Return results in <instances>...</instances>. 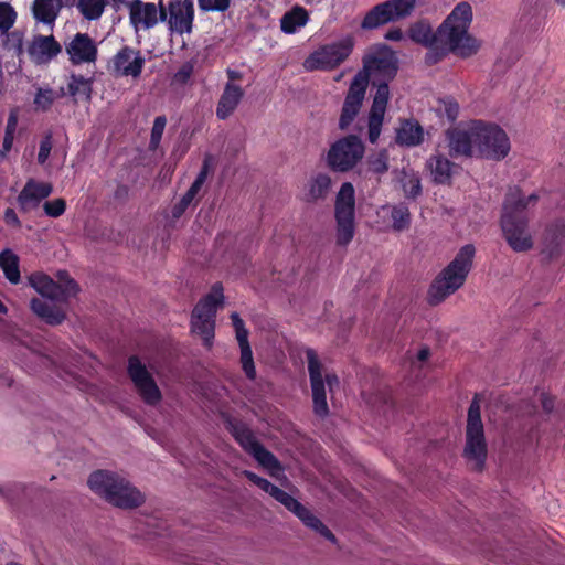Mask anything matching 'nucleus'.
<instances>
[{"label": "nucleus", "mask_w": 565, "mask_h": 565, "mask_svg": "<svg viewBox=\"0 0 565 565\" xmlns=\"http://www.w3.org/2000/svg\"><path fill=\"white\" fill-rule=\"evenodd\" d=\"M473 8L468 1L455 4L437 28L440 54L454 53L470 57L481 51L483 42L470 32L473 22Z\"/></svg>", "instance_id": "obj_2"}, {"label": "nucleus", "mask_w": 565, "mask_h": 565, "mask_svg": "<svg viewBox=\"0 0 565 565\" xmlns=\"http://www.w3.org/2000/svg\"><path fill=\"white\" fill-rule=\"evenodd\" d=\"M233 108H216V116L218 119H226L232 115Z\"/></svg>", "instance_id": "obj_62"}, {"label": "nucleus", "mask_w": 565, "mask_h": 565, "mask_svg": "<svg viewBox=\"0 0 565 565\" xmlns=\"http://www.w3.org/2000/svg\"><path fill=\"white\" fill-rule=\"evenodd\" d=\"M89 489L113 507L131 510L142 505L145 494L126 477L111 470H96L87 480Z\"/></svg>", "instance_id": "obj_4"}, {"label": "nucleus", "mask_w": 565, "mask_h": 565, "mask_svg": "<svg viewBox=\"0 0 565 565\" xmlns=\"http://www.w3.org/2000/svg\"><path fill=\"white\" fill-rule=\"evenodd\" d=\"M4 221L7 224L12 226H20V221L18 215L13 209H7L4 212Z\"/></svg>", "instance_id": "obj_57"}, {"label": "nucleus", "mask_w": 565, "mask_h": 565, "mask_svg": "<svg viewBox=\"0 0 565 565\" xmlns=\"http://www.w3.org/2000/svg\"><path fill=\"white\" fill-rule=\"evenodd\" d=\"M433 180L436 183H448L452 175L454 163L443 156H433L427 161Z\"/></svg>", "instance_id": "obj_28"}, {"label": "nucleus", "mask_w": 565, "mask_h": 565, "mask_svg": "<svg viewBox=\"0 0 565 565\" xmlns=\"http://www.w3.org/2000/svg\"><path fill=\"white\" fill-rule=\"evenodd\" d=\"M51 150H52V140H51V136L47 135L43 138V140L40 143V149H39V153H38L39 163L43 164L47 160V158L51 153Z\"/></svg>", "instance_id": "obj_51"}, {"label": "nucleus", "mask_w": 565, "mask_h": 565, "mask_svg": "<svg viewBox=\"0 0 565 565\" xmlns=\"http://www.w3.org/2000/svg\"><path fill=\"white\" fill-rule=\"evenodd\" d=\"M145 60L131 47H124L109 62V71L117 76L137 77L140 75Z\"/></svg>", "instance_id": "obj_18"}, {"label": "nucleus", "mask_w": 565, "mask_h": 565, "mask_svg": "<svg viewBox=\"0 0 565 565\" xmlns=\"http://www.w3.org/2000/svg\"><path fill=\"white\" fill-rule=\"evenodd\" d=\"M52 192L53 185L50 182L29 179L18 195V203L21 211L25 213L34 211Z\"/></svg>", "instance_id": "obj_19"}, {"label": "nucleus", "mask_w": 565, "mask_h": 565, "mask_svg": "<svg viewBox=\"0 0 565 565\" xmlns=\"http://www.w3.org/2000/svg\"><path fill=\"white\" fill-rule=\"evenodd\" d=\"M307 22V11L301 7H296L282 15L280 26L285 33L292 34L305 26Z\"/></svg>", "instance_id": "obj_30"}, {"label": "nucleus", "mask_w": 565, "mask_h": 565, "mask_svg": "<svg viewBox=\"0 0 565 565\" xmlns=\"http://www.w3.org/2000/svg\"><path fill=\"white\" fill-rule=\"evenodd\" d=\"M476 248L472 244L462 246L455 258L443 269L430 287V302L437 305L456 292L466 281L472 268Z\"/></svg>", "instance_id": "obj_5"}, {"label": "nucleus", "mask_w": 565, "mask_h": 565, "mask_svg": "<svg viewBox=\"0 0 565 565\" xmlns=\"http://www.w3.org/2000/svg\"><path fill=\"white\" fill-rule=\"evenodd\" d=\"M446 136L452 157H472L489 141L491 132L483 127V121L475 120L448 129Z\"/></svg>", "instance_id": "obj_7"}, {"label": "nucleus", "mask_w": 565, "mask_h": 565, "mask_svg": "<svg viewBox=\"0 0 565 565\" xmlns=\"http://www.w3.org/2000/svg\"><path fill=\"white\" fill-rule=\"evenodd\" d=\"M402 186L407 198L415 199L420 194V180L415 174H405L402 180Z\"/></svg>", "instance_id": "obj_42"}, {"label": "nucleus", "mask_w": 565, "mask_h": 565, "mask_svg": "<svg viewBox=\"0 0 565 565\" xmlns=\"http://www.w3.org/2000/svg\"><path fill=\"white\" fill-rule=\"evenodd\" d=\"M369 170L376 174H383L388 170V156L385 150L372 156L367 160Z\"/></svg>", "instance_id": "obj_41"}, {"label": "nucleus", "mask_w": 565, "mask_h": 565, "mask_svg": "<svg viewBox=\"0 0 565 565\" xmlns=\"http://www.w3.org/2000/svg\"><path fill=\"white\" fill-rule=\"evenodd\" d=\"M390 210L392 227L396 232L407 230L411 225V213L408 207L401 203L393 206H384L383 210Z\"/></svg>", "instance_id": "obj_36"}, {"label": "nucleus", "mask_w": 565, "mask_h": 565, "mask_svg": "<svg viewBox=\"0 0 565 565\" xmlns=\"http://www.w3.org/2000/svg\"><path fill=\"white\" fill-rule=\"evenodd\" d=\"M252 455L273 477H278L282 472V467L278 459L262 445L256 447Z\"/></svg>", "instance_id": "obj_35"}, {"label": "nucleus", "mask_w": 565, "mask_h": 565, "mask_svg": "<svg viewBox=\"0 0 565 565\" xmlns=\"http://www.w3.org/2000/svg\"><path fill=\"white\" fill-rule=\"evenodd\" d=\"M393 15L386 2L374 7L364 18L362 22L363 29H375L382 24L393 21Z\"/></svg>", "instance_id": "obj_34"}, {"label": "nucleus", "mask_w": 565, "mask_h": 565, "mask_svg": "<svg viewBox=\"0 0 565 565\" xmlns=\"http://www.w3.org/2000/svg\"><path fill=\"white\" fill-rule=\"evenodd\" d=\"M540 399H541V404H542L543 409L546 413L552 412L553 406H554V399L552 397L547 396L544 393L541 394Z\"/></svg>", "instance_id": "obj_58"}, {"label": "nucleus", "mask_w": 565, "mask_h": 565, "mask_svg": "<svg viewBox=\"0 0 565 565\" xmlns=\"http://www.w3.org/2000/svg\"><path fill=\"white\" fill-rule=\"evenodd\" d=\"M306 355L312 390L313 411L316 415L324 417L329 413L326 396V384L328 385L330 393H333L334 388L339 387V379L333 373H327L323 375L322 364L320 363L315 350L308 349Z\"/></svg>", "instance_id": "obj_10"}, {"label": "nucleus", "mask_w": 565, "mask_h": 565, "mask_svg": "<svg viewBox=\"0 0 565 565\" xmlns=\"http://www.w3.org/2000/svg\"><path fill=\"white\" fill-rule=\"evenodd\" d=\"M194 4L192 0H170L166 8L164 22L171 33L184 34L192 31Z\"/></svg>", "instance_id": "obj_16"}, {"label": "nucleus", "mask_w": 565, "mask_h": 565, "mask_svg": "<svg viewBox=\"0 0 565 565\" xmlns=\"http://www.w3.org/2000/svg\"><path fill=\"white\" fill-rule=\"evenodd\" d=\"M337 244L347 246L355 232V191L350 182H344L335 199Z\"/></svg>", "instance_id": "obj_9"}, {"label": "nucleus", "mask_w": 565, "mask_h": 565, "mask_svg": "<svg viewBox=\"0 0 565 565\" xmlns=\"http://www.w3.org/2000/svg\"><path fill=\"white\" fill-rule=\"evenodd\" d=\"M375 84L392 79L397 72V60L394 52L384 44L370 47L363 56V68Z\"/></svg>", "instance_id": "obj_12"}, {"label": "nucleus", "mask_w": 565, "mask_h": 565, "mask_svg": "<svg viewBox=\"0 0 565 565\" xmlns=\"http://www.w3.org/2000/svg\"><path fill=\"white\" fill-rule=\"evenodd\" d=\"M375 86V92L373 95V105L372 106H386L390 100V89L387 84L384 82H376L373 84Z\"/></svg>", "instance_id": "obj_47"}, {"label": "nucleus", "mask_w": 565, "mask_h": 565, "mask_svg": "<svg viewBox=\"0 0 565 565\" xmlns=\"http://www.w3.org/2000/svg\"><path fill=\"white\" fill-rule=\"evenodd\" d=\"M43 210L47 216L56 218L65 212L66 202L62 198L46 201L43 204Z\"/></svg>", "instance_id": "obj_46"}, {"label": "nucleus", "mask_w": 565, "mask_h": 565, "mask_svg": "<svg viewBox=\"0 0 565 565\" xmlns=\"http://www.w3.org/2000/svg\"><path fill=\"white\" fill-rule=\"evenodd\" d=\"M385 38L391 41H399L403 39V32L399 29H394L388 31Z\"/></svg>", "instance_id": "obj_60"}, {"label": "nucleus", "mask_w": 565, "mask_h": 565, "mask_svg": "<svg viewBox=\"0 0 565 565\" xmlns=\"http://www.w3.org/2000/svg\"><path fill=\"white\" fill-rule=\"evenodd\" d=\"M0 268L11 284L20 281L19 257L11 249L0 253Z\"/></svg>", "instance_id": "obj_32"}, {"label": "nucleus", "mask_w": 565, "mask_h": 565, "mask_svg": "<svg viewBox=\"0 0 565 565\" xmlns=\"http://www.w3.org/2000/svg\"><path fill=\"white\" fill-rule=\"evenodd\" d=\"M483 127L491 132V138L482 149H478V154L494 161L503 160L511 150L507 132L495 124L483 122Z\"/></svg>", "instance_id": "obj_20"}, {"label": "nucleus", "mask_w": 565, "mask_h": 565, "mask_svg": "<svg viewBox=\"0 0 565 565\" xmlns=\"http://www.w3.org/2000/svg\"><path fill=\"white\" fill-rule=\"evenodd\" d=\"M259 488L273 497V493H275L278 487L269 482L267 479H264Z\"/></svg>", "instance_id": "obj_59"}, {"label": "nucleus", "mask_w": 565, "mask_h": 565, "mask_svg": "<svg viewBox=\"0 0 565 565\" xmlns=\"http://www.w3.org/2000/svg\"><path fill=\"white\" fill-rule=\"evenodd\" d=\"M224 300L221 284L213 285L211 291L202 298L192 311V332L199 334L203 344L211 348L214 338L215 316Z\"/></svg>", "instance_id": "obj_8"}, {"label": "nucleus", "mask_w": 565, "mask_h": 565, "mask_svg": "<svg viewBox=\"0 0 565 565\" xmlns=\"http://www.w3.org/2000/svg\"><path fill=\"white\" fill-rule=\"evenodd\" d=\"M385 108H371L369 115V140L375 143L380 137Z\"/></svg>", "instance_id": "obj_38"}, {"label": "nucleus", "mask_w": 565, "mask_h": 565, "mask_svg": "<svg viewBox=\"0 0 565 565\" xmlns=\"http://www.w3.org/2000/svg\"><path fill=\"white\" fill-rule=\"evenodd\" d=\"M53 95H54V93L50 89L40 90L35 98V103L38 105H42L43 103H53L54 102Z\"/></svg>", "instance_id": "obj_55"}, {"label": "nucleus", "mask_w": 565, "mask_h": 565, "mask_svg": "<svg viewBox=\"0 0 565 565\" xmlns=\"http://www.w3.org/2000/svg\"><path fill=\"white\" fill-rule=\"evenodd\" d=\"M332 189V180L328 173L319 172L309 178L303 191V200L316 203L328 198Z\"/></svg>", "instance_id": "obj_24"}, {"label": "nucleus", "mask_w": 565, "mask_h": 565, "mask_svg": "<svg viewBox=\"0 0 565 565\" xmlns=\"http://www.w3.org/2000/svg\"><path fill=\"white\" fill-rule=\"evenodd\" d=\"M66 53L73 64L92 63L97 56V47L86 33H76L66 44Z\"/></svg>", "instance_id": "obj_21"}, {"label": "nucleus", "mask_w": 565, "mask_h": 565, "mask_svg": "<svg viewBox=\"0 0 565 565\" xmlns=\"http://www.w3.org/2000/svg\"><path fill=\"white\" fill-rule=\"evenodd\" d=\"M68 92L74 97V103H86L90 92L89 82L82 77H72L68 83Z\"/></svg>", "instance_id": "obj_37"}, {"label": "nucleus", "mask_w": 565, "mask_h": 565, "mask_svg": "<svg viewBox=\"0 0 565 565\" xmlns=\"http://www.w3.org/2000/svg\"><path fill=\"white\" fill-rule=\"evenodd\" d=\"M212 166H213V158L211 154H206L204 157L201 170H200L199 174L196 175L194 182L192 183V185L194 188H199L201 190L202 185L204 184V182L207 179L209 173L212 170Z\"/></svg>", "instance_id": "obj_48"}, {"label": "nucleus", "mask_w": 565, "mask_h": 565, "mask_svg": "<svg viewBox=\"0 0 565 565\" xmlns=\"http://www.w3.org/2000/svg\"><path fill=\"white\" fill-rule=\"evenodd\" d=\"M107 0H76V10L84 20L96 21L102 18Z\"/></svg>", "instance_id": "obj_31"}, {"label": "nucleus", "mask_w": 565, "mask_h": 565, "mask_svg": "<svg viewBox=\"0 0 565 565\" xmlns=\"http://www.w3.org/2000/svg\"><path fill=\"white\" fill-rule=\"evenodd\" d=\"M127 372L142 402L149 406H157L162 399L161 391L152 374L139 358H129Z\"/></svg>", "instance_id": "obj_14"}, {"label": "nucleus", "mask_w": 565, "mask_h": 565, "mask_svg": "<svg viewBox=\"0 0 565 565\" xmlns=\"http://www.w3.org/2000/svg\"><path fill=\"white\" fill-rule=\"evenodd\" d=\"M273 498L279 503H281L286 509H288L294 514L301 505V503L298 500H296L294 497H291L289 493H287L280 488H277L275 493H273Z\"/></svg>", "instance_id": "obj_45"}, {"label": "nucleus", "mask_w": 565, "mask_h": 565, "mask_svg": "<svg viewBox=\"0 0 565 565\" xmlns=\"http://www.w3.org/2000/svg\"><path fill=\"white\" fill-rule=\"evenodd\" d=\"M14 136L4 134L2 149H0V157L6 158L7 153L11 150Z\"/></svg>", "instance_id": "obj_56"}, {"label": "nucleus", "mask_w": 565, "mask_h": 565, "mask_svg": "<svg viewBox=\"0 0 565 565\" xmlns=\"http://www.w3.org/2000/svg\"><path fill=\"white\" fill-rule=\"evenodd\" d=\"M191 66H184L177 75V79L179 81H185L189 76H190V73H191Z\"/></svg>", "instance_id": "obj_63"}, {"label": "nucleus", "mask_w": 565, "mask_h": 565, "mask_svg": "<svg viewBox=\"0 0 565 565\" xmlns=\"http://www.w3.org/2000/svg\"><path fill=\"white\" fill-rule=\"evenodd\" d=\"M487 455L488 447L481 420L480 403L478 396H475L468 409L463 457L471 469L481 471L484 468Z\"/></svg>", "instance_id": "obj_6"}, {"label": "nucleus", "mask_w": 565, "mask_h": 565, "mask_svg": "<svg viewBox=\"0 0 565 565\" xmlns=\"http://www.w3.org/2000/svg\"><path fill=\"white\" fill-rule=\"evenodd\" d=\"M31 10L38 22L53 26L60 14L61 3L57 0H33Z\"/></svg>", "instance_id": "obj_26"}, {"label": "nucleus", "mask_w": 565, "mask_h": 565, "mask_svg": "<svg viewBox=\"0 0 565 565\" xmlns=\"http://www.w3.org/2000/svg\"><path fill=\"white\" fill-rule=\"evenodd\" d=\"M62 51L60 43L52 34H35L25 43L29 58L36 65H45Z\"/></svg>", "instance_id": "obj_17"}, {"label": "nucleus", "mask_w": 565, "mask_h": 565, "mask_svg": "<svg viewBox=\"0 0 565 565\" xmlns=\"http://www.w3.org/2000/svg\"><path fill=\"white\" fill-rule=\"evenodd\" d=\"M231 320L241 349L242 369L248 379L254 380L256 376V370L253 360V352L248 342V330L245 328L244 321L237 312H233L231 315Z\"/></svg>", "instance_id": "obj_22"}, {"label": "nucleus", "mask_w": 565, "mask_h": 565, "mask_svg": "<svg viewBox=\"0 0 565 565\" xmlns=\"http://www.w3.org/2000/svg\"><path fill=\"white\" fill-rule=\"evenodd\" d=\"M193 199L189 198L186 194H184L179 203H177L173 206L172 214L174 217H180L184 211L188 209V206L192 203Z\"/></svg>", "instance_id": "obj_53"}, {"label": "nucleus", "mask_w": 565, "mask_h": 565, "mask_svg": "<svg viewBox=\"0 0 565 565\" xmlns=\"http://www.w3.org/2000/svg\"><path fill=\"white\" fill-rule=\"evenodd\" d=\"M429 354H430L429 349L424 348V349L419 350V352L417 354V360L420 362H424L429 358Z\"/></svg>", "instance_id": "obj_64"}, {"label": "nucleus", "mask_w": 565, "mask_h": 565, "mask_svg": "<svg viewBox=\"0 0 565 565\" xmlns=\"http://www.w3.org/2000/svg\"><path fill=\"white\" fill-rule=\"evenodd\" d=\"M234 436L235 439L239 443V445L248 451L250 455L260 444L256 440L253 433L246 428L245 426H236L234 427Z\"/></svg>", "instance_id": "obj_39"}, {"label": "nucleus", "mask_w": 565, "mask_h": 565, "mask_svg": "<svg viewBox=\"0 0 565 565\" xmlns=\"http://www.w3.org/2000/svg\"><path fill=\"white\" fill-rule=\"evenodd\" d=\"M243 92L239 86L228 84L223 94L220 106H235L242 100Z\"/></svg>", "instance_id": "obj_44"}, {"label": "nucleus", "mask_w": 565, "mask_h": 565, "mask_svg": "<svg viewBox=\"0 0 565 565\" xmlns=\"http://www.w3.org/2000/svg\"><path fill=\"white\" fill-rule=\"evenodd\" d=\"M364 156V145L356 136L350 135L337 140L329 149L327 164L335 172L352 170Z\"/></svg>", "instance_id": "obj_11"}, {"label": "nucleus", "mask_w": 565, "mask_h": 565, "mask_svg": "<svg viewBox=\"0 0 565 565\" xmlns=\"http://www.w3.org/2000/svg\"><path fill=\"white\" fill-rule=\"evenodd\" d=\"M370 79L371 78L367 77V74L365 72L359 71L356 73V75L354 76L353 81L350 84L344 106L362 105Z\"/></svg>", "instance_id": "obj_29"}, {"label": "nucleus", "mask_w": 565, "mask_h": 565, "mask_svg": "<svg viewBox=\"0 0 565 565\" xmlns=\"http://www.w3.org/2000/svg\"><path fill=\"white\" fill-rule=\"evenodd\" d=\"M408 36L412 41L430 47L440 54V43L437 40V29L434 31L428 22L418 21L408 29Z\"/></svg>", "instance_id": "obj_25"}, {"label": "nucleus", "mask_w": 565, "mask_h": 565, "mask_svg": "<svg viewBox=\"0 0 565 565\" xmlns=\"http://www.w3.org/2000/svg\"><path fill=\"white\" fill-rule=\"evenodd\" d=\"M56 278L55 281L43 273H35L29 277L30 285L42 296V298L31 300V310L52 326L61 324L65 320L66 312L61 303H66L79 290L78 285L70 277L67 271H58Z\"/></svg>", "instance_id": "obj_1"}, {"label": "nucleus", "mask_w": 565, "mask_h": 565, "mask_svg": "<svg viewBox=\"0 0 565 565\" xmlns=\"http://www.w3.org/2000/svg\"><path fill=\"white\" fill-rule=\"evenodd\" d=\"M393 21L407 17L414 9L416 0H391L386 2Z\"/></svg>", "instance_id": "obj_40"}, {"label": "nucleus", "mask_w": 565, "mask_h": 565, "mask_svg": "<svg viewBox=\"0 0 565 565\" xmlns=\"http://www.w3.org/2000/svg\"><path fill=\"white\" fill-rule=\"evenodd\" d=\"M17 19L14 9L7 2H0V31H8Z\"/></svg>", "instance_id": "obj_43"}, {"label": "nucleus", "mask_w": 565, "mask_h": 565, "mask_svg": "<svg viewBox=\"0 0 565 565\" xmlns=\"http://www.w3.org/2000/svg\"><path fill=\"white\" fill-rule=\"evenodd\" d=\"M536 201V194L525 196L518 188L510 189L505 195L500 224L508 245L516 253L527 252L534 246L526 210Z\"/></svg>", "instance_id": "obj_3"}, {"label": "nucleus", "mask_w": 565, "mask_h": 565, "mask_svg": "<svg viewBox=\"0 0 565 565\" xmlns=\"http://www.w3.org/2000/svg\"><path fill=\"white\" fill-rule=\"evenodd\" d=\"M198 2L203 11H225L231 0H198Z\"/></svg>", "instance_id": "obj_50"}, {"label": "nucleus", "mask_w": 565, "mask_h": 565, "mask_svg": "<svg viewBox=\"0 0 565 565\" xmlns=\"http://www.w3.org/2000/svg\"><path fill=\"white\" fill-rule=\"evenodd\" d=\"M166 124H167V120H166L164 117L159 116V117L156 118V120L153 122L152 130H151L150 145H151L152 148H157L158 147V145H159L160 140H161V137H162Z\"/></svg>", "instance_id": "obj_49"}, {"label": "nucleus", "mask_w": 565, "mask_h": 565, "mask_svg": "<svg viewBox=\"0 0 565 565\" xmlns=\"http://www.w3.org/2000/svg\"><path fill=\"white\" fill-rule=\"evenodd\" d=\"M307 526L311 527L320 535L326 537L327 540L334 542L335 536L332 532L316 516L313 515L306 507L302 504L295 513Z\"/></svg>", "instance_id": "obj_33"}, {"label": "nucleus", "mask_w": 565, "mask_h": 565, "mask_svg": "<svg viewBox=\"0 0 565 565\" xmlns=\"http://www.w3.org/2000/svg\"><path fill=\"white\" fill-rule=\"evenodd\" d=\"M129 20L135 31H147L154 28L166 18V8L160 3L131 0L127 2Z\"/></svg>", "instance_id": "obj_15"}, {"label": "nucleus", "mask_w": 565, "mask_h": 565, "mask_svg": "<svg viewBox=\"0 0 565 565\" xmlns=\"http://www.w3.org/2000/svg\"><path fill=\"white\" fill-rule=\"evenodd\" d=\"M424 131L418 122L405 121L396 131V142L402 146L415 147L422 143Z\"/></svg>", "instance_id": "obj_27"}, {"label": "nucleus", "mask_w": 565, "mask_h": 565, "mask_svg": "<svg viewBox=\"0 0 565 565\" xmlns=\"http://www.w3.org/2000/svg\"><path fill=\"white\" fill-rule=\"evenodd\" d=\"M359 108H343L342 115L340 117L339 126L341 129H347L350 124L354 120L358 115Z\"/></svg>", "instance_id": "obj_52"}, {"label": "nucleus", "mask_w": 565, "mask_h": 565, "mask_svg": "<svg viewBox=\"0 0 565 565\" xmlns=\"http://www.w3.org/2000/svg\"><path fill=\"white\" fill-rule=\"evenodd\" d=\"M18 126V115L15 111H11L8 118L6 134L14 136Z\"/></svg>", "instance_id": "obj_54"}, {"label": "nucleus", "mask_w": 565, "mask_h": 565, "mask_svg": "<svg viewBox=\"0 0 565 565\" xmlns=\"http://www.w3.org/2000/svg\"><path fill=\"white\" fill-rule=\"evenodd\" d=\"M564 247L565 221L555 220L544 231L542 253L548 258H556L562 254Z\"/></svg>", "instance_id": "obj_23"}, {"label": "nucleus", "mask_w": 565, "mask_h": 565, "mask_svg": "<svg viewBox=\"0 0 565 565\" xmlns=\"http://www.w3.org/2000/svg\"><path fill=\"white\" fill-rule=\"evenodd\" d=\"M244 475L254 483L256 484L257 487H259L264 480V478L257 476L256 473L252 472V471H244Z\"/></svg>", "instance_id": "obj_61"}, {"label": "nucleus", "mask_w": 565, "mask_h": 565, "mask_svg": "<svg viewBox=\"0 0 565 565\" xmlns=\"http://www.w3.org/2000/svg\"><path fill=\"white\" fill-rule=\"evenodd\" d=\"M354 47V39L350 35L321 46L315 51L306 61L307 70H331L344 62Z\"/></svg>", "instance_id": "obj_13"}]
</instances>
